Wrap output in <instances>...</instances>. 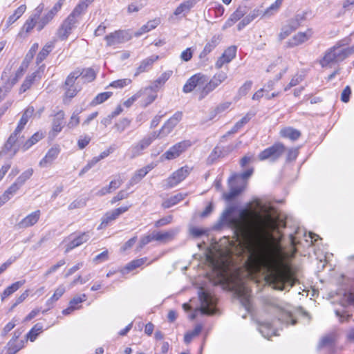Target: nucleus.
<instances>
[{
  "instance_id": "obj_47",
  "label": "nucleus",
  "mask_w": 354,
  "mask_h": 354,
  "mask_svg": "<svg viewBox=\"0 0 354 354\" xmlns=\"http://www.w3.org/2000/svg\"><path fill=\"white\" fill-rule=\"evenodd\" d=\"M33 169L32 168L28 169L24 171L15 180V182L20 186L22 187L25 183L30 178L33 174Z\"/></svg>"
},
{
  "instance_id": "obj_22",
  "label": "nucleus",
  "mask_w": 354,
  "mask_h": 354,
  "mask_svg": "<svg viewBox=\"0 0 354 354\" xmlns=\"http://www.w3.org/2000/svg\"><path fill=\"white\" fill-rule=\"evenodd\" d=\"M40 211L37 210L26 216L17 225L19 229L26 228L34 225L39 220Z\"/></svg>"
},
{
  "instance_id": "obj_31",
  "label": "nucleus",
  "mask_w": 354,
  "mask_h": 354,
  "mask_svg": "<svg viewBox=\"0 0 354 354\" xmlns=\"http://www.w3.org/2000/svg\"><path fill=\"white\" fill-rule=\"evenodd\" d=\"M139 91H143L142 96L147 95V97L144 101L145 106H147L149 104H150L151 103H152L157 97V91H155V88L153 86H149L148 87L145 88L144 89L140 90Z\"/></svg>"
},
{
  "instance_id": "obj_55",
  "label": "nucleus",
  "mask_w": 354,
  "mask_h": 354,
  "mask_svg": "<svg viewBox=\"0 0 354 354\" xmlns=\"http://www.w3.org/2000/svg\"><path fill=\"white\" fill-rule=\"evenodd\" d=\"M130 124V120L127 118H122L115 124V128L119 133H122L129 127Z\"/></svg>"
},
{
  "instance_id": "obj_54",
  "label": "nucleus",
  "mask_w": 354,
  "mask_h": 354,
  "mask_svg": "<svg viewBox=\"0 0 354 354\" xmlns=\"http://www.w3.org/2000/svg\"><path fill=\"white\" fill-rule=\"evenodd\" d=\"M302 19L303 17L297 15L294 18L288 20L286 25H287L292 30H293V31H295L300 26L301 21H302Z\"/></svg>"
},
{
  "instance_id": "obj_59",
  "label": "nucleus",
  "mask_w": 354,
  "mask_h": 354,
  "mask_svg": "<svg viewBox=\"0 0 354 354\" xmlns=\"http://www.w3.org/2000/svg\"><path fill=\"white\" fill-rule=\"evenodd\" d=\"M86 205V200L84 198L76 199L69 204L68 208L69 210L82 208Z\"/></svg>"
},
{
  "instance_id": "obj_48",
  "label": "nucleus",
  "mask_w": 354,
  "mask_h": 354,
  "mask_svg": "<svg viewBox=\"0 0 354 354\" xmlns=\"http://www.w3.org/2000/svg\"><path fill=\"white\" fill-rule=\"evenodd\" d=\"M81 76L80 69H77L71 72L67 77L65 81V87L66 86H75L74 84L75 80Z\"/></svg>"
},
{
  "instance_id": "obj_5",
  "label": "nucleus",
  "mask_w": 354,
  "mask_h": 354,
  "mask_svg": "<svg viewBox=\"0 0 354 354\" xmlns=\"http://www.w3.org/2000/svg\"><path fill=\"white\" fill-rule=\"evenodd\" d=\"M155 139H156V133H151L132 145L128 150L129 157L131 159H134L142 156L145 150L151 145Z\"/></svg>"
},
{
  "instance_id": "obj_16",
  "label": "nucleus",
  "mask_w": 354,
  "mask_h": 354,
  "mask_svg": "<svg viewBox=\"0 0 354 354\" xmlns=\"http://www.w3.org/2000/svg\"><path fill=\"white\" fill-rule=\"evenodd\" d=\"M44 10V4L40 3L34 10L32 16L26 21L24 25V29L26 32H30L35 26L37 27V21L41 12Z\"/></svg>"
},
{
  "instance_id": "obj_7",
  "label": "nucleus",
  "mask_w": 354,
  "mask_h": 354,
  "mask_svg": "<svg viewBox=\"0 0 354 354\" xmlns=\"http://www.w3.org/2000/svg\"><path fill=\"white\" fill-rule=\"evenodd\" d=\"M191 170L188 166L182 167L164 181L163 186L168 189L177 185L189 174Z\"/></svg>"
},
{
  "instance_id": "obj_44",
  "label": "nucleus",
  "mask_w": 354,
  "mask_h": 354,
  "mask_svg": "<svg viewBox=\"0 0 354 354\" xmlns=\"http://www.w3.org/2000/svg\"><path fill=\"white\" fill-rule=\"evenodd\" d=\"M153 241H155V235L153 231L151 234L145 235L140 238L139 243L136 247V250L138 252L140 251L146 245L149 244Z\"/></svg>"
},
{
  "instance_id": "obj_56",
  "label": "nucleus",
  "mask_w": 354,
  "mask_h": 354,
  "mask_svg": "<svg viewBox=\"0 0 354 354\" xmlns=\"http://www.w3.org/2000/svg\"><path fill=\"white\" fill-rule=\"evenodd\" d=\"M334 344V337L332 335H328L323 337L319 344V348L325 346H333Z\"/></svg>"
},
{
  "instance_id": "obj_50",
  "label": "nucleus",
  "mask_w": 354,
  "mask_h": 354,
  "mask_svg": "<svg viewBox=\"0 0 354 354\" xmlns=\"http://www.w3.org/2000/svg\"><path fill=\"white\" fill-rule=\"evenodd\" d=\"M279 320L286 325H295L297 322L292 315L288 312H282L279 317Z\"/></svg>"
},
{
  "instance_id": "obj_45",
  "label": "nucleus",
  "mask_w": 354,
  "mask_h": 354,
  "mask_svg": "<svg viewBox=\"0 0 354 354\" xmlns=\"http://www.w3.org/2000/svg\"><path fill=\"white\" fill-rule=\"evenodd\" d=\"M172 71H167L161 74V75L153 83L151 86H153L155 91H158L160 86L164 84L170 77Z\"/></svg>"
},
{
  "instance_id": "obj_19",
  "label": "nucleus",
  "mask_w": 354,
  "mask_h": 354,
  "mask_svg": "<svg viewBox=\"0 0 354 354\" xmlns=\"http://www.w3.org/2000/svg\"><path fill=\"white\" fill-rule=\"evenodd\" d=\"M158 55H151L143 59L139 66L136 68L134 76H138L140 73L149 71L153 66V64L158 59Z\"/></svg>"
},
{
  "instance_id": "obj_29",
  "label": "nucleus",
  "mask_w": 354,
  "mask_h": 354,
  "mask_svg": "<svg viewBox=\"0 0 354 354\" xmlns=\"http://www.w3.org/2000/svg\"><path fill=\"white\" fill-rule=\"evenodd\" d=\"M221 37L219 35H214L209 41H208L202 52L200 53V58L205 57L207 55L211 53L219 44Z\"/></svg>"
},
{
  "instance_id": "obj_62",
  "label": "nucleus",
  "mask_w": 354,
  "mask_h": 354,
  "mask_svg": "<svg viewBox=\"0 0 354 354\" xmlns=\"http://www.w3.org/2000/svg\"><path fill=\"white\" fill-rule=\"evenodd\" d=\"M198 90H200L198 93V100H201L203 98H205L210 92L213 91V89L209 87V86L206 83L201 86V88H198Z\"/></svg>"
},
{
  "instance_id": "obj_23",
  "label": "nucleus",
  "mask_w": 354,
  "mask_h": 354,
  "mask_svg": "<svg viewBox=\"0 0 354 354\" xmlns=\"http://www.w3.org/2000/svg\"><path fill=\"white\" fill-rule=\"evenodd\" d=\"M236 292L240 299L242 306L247 311H250L251 308L250 295L248 288L243 286L240 287L236 290Z\"/></svg>"
},
{
  "instance_id": "obj_38",
  "label": "nucleus",
  "mask_w": 354,
  "mask_h": 354,
  "mask_svg": "<svg viewBox=\"0 0 354 354\" xmlns=\"http://www.w3.org/2000/svg\"><path fill=\"white\" fill-rule=\"evenodd\" d=\"M158 24L159 20L158 19L148 21L145 25H143L137 32H135V36L139 37L142 34L154 29L158 25Z\"/></svg>"
},
{
  "instance_id": "obj_12",
  "label": "nucleus",
  "mask_w": 354,
  "mask_h": 354,
  "mask_svg": "<svg viewBox=\"0 0 354 354\" xmlns=\"http://www.w3.org/2000/svg\"><path fill=\"white\" fill-rule=\"evenodd\" d=\"M206 80L205 76L203 75H201L200 73L196 74L193 76H192L185 83V84L183 86V91L184 93H189L194 89H196L198 91V88H201V86L204 84H205Z\"/></svg>"
},
{
  "instance_id": "obj_61",
  "label": "nucleus",
  "mask_w": 354,
  "mask_h": 354,
  "mask_svg": "<svg viewBox=\"0 0 354 354\" xmlns=\"http://www.w3.org/2000/svg\"><path fill=\"white\" fill-rule=\"evenodd\" d=\"M252 82L250 80L246 81L239 89L238 95L240 97L245 95L251 89Z\"/></svg>"
},
{
  "instance_id": "obj_11",
  "label": "nucleus",
  "mask_w": 354,
  "mask_h": 354,
  "mask_svg": "<svg viewBox=\"0 0 354 354\" xmlns=\"http://www.w3.org/2000/svg\"><path fill=\"white\" fill-rule=\"evenodd\" d=\"M64 0H59L54 6L46 12L37 21V30H41L61 10Z\"/></svg>"
},
{
  "instance_id": "obj_35",
  "label": "nucleus",
  "mask_w": 354,
  "mask_h": 354,
  "mask_svg": "<svg viewBox=\"0 0 354 354\" xmlns=\"http://www.w3.org/2000/svg\"><path fill=\"white\" fill-rule=\"evenodd\" d=\"M280 135L283 138H287L292 140H296L300 137L301 133L297 129L288 127L281 129L280 131Z\"/></svg>"
},
{
  "instance_id": "obj_58",
  "label": "nucleus",
  "mask_w": 354,
  "mask_h": 354,
  "mask_svg": "<svg viewBox=\"0 0 354 354\" xmlns=\"http://www.w3.org/2000/svg\"><path fill=\"white\" fill-rule=\"evenodd\" d=\"M20 186L15 181L3 193L10 199L20 189Z\"/></svg>"
},
{
  "instance_id": "obj_49",
  "label": "nucleus",
  "mask_w": 354,
  "mask_h": 354,
  "mask_svg": "<svg viewBox=\"0 0 354 354\" xmlns=\"http://www.w3.org/2000/svg\"><path fill=\"white\" fill-rule=\"evenodd\" d=\"M147 260V257L133 260L125 266L124 270H127V272L133 270L143 265Z\"/></svg>"
},
{
  "instance_id": "obj_57",
  "label": "nucleus",
  "mask_w": 354,
  "mask_h": 354,
  "mask_svg": "<svg viewBox=\"0 0 354 354\" xmlns=\"http://www.w3.org/2000/svg\"><path fill=\"white\" fill-rule=\"evenodd\" d=\"M131 83V80L126 78V79H122V80H118L113 81L110 84L109 86L113 88H122L130 84Z\"/></svg>"
},
{
  "instance_id": "obj_33",
  "label": "nucleus",
  "mask_w": 354,
  "mask_h": 354,
  "mask_svg": "<svg viewBox=\"0 0 354 354\" xmlns=\"http://www.w3.org/2000/svg\"><path fill=\"white\" fill-rule=\"evenodd\" d=\"M64 115L65 114L63 111H59L55 115L53 120V130L55 133H59L62 131Z\"/></svg>"
},
{
  "instance_id": "obj_52",
  "label": "nucleus",
  "mask_w": 354,
  "mask_h": 354,
  "mask_svg": "<svg viewBox=\"0 0 354 354\" xmlns=\"http://www.w3.org/2000/svg\"><path fill=\"white\" fill-rule=\"evenodd\" d=\"M112 95L111 92H104L99 93L91 102V105L95 106L103 103L109 99Z\"/></svg>"
},
{
  "instance_id": "obj_8",
  "label": "nucleus",
  "mask_w": 354,
  "mask_h": 354,
  "mask_svg": "<svg viewBox=\"0 0 354 354\" xmlns=\"http://www.w3.org/2000/svg\"><path fill=\"white\" fill-rule=\"evenodd\" d=\"M191 146V141L183 140L170 147L167 151H165L162 155L161 158L166 160L175 159L178 158L184 151H185Z\"/></svg>"
},
{
  "instance_id": "obj_46",
  "label": "nucleus",
  "mask_w": 354,
  "mask_h": 354,
  "mask_svg": "<svg viewBox=\"0 0 354 354\" xmlns=\"http://www.w3.org/2000/svg\"><path fill=\"white\" fill-rule=\"evenodd\" d=\"M203 329L201 324H198L195 326L192 331L187 332L184 337V341L186 344H189L192 342L194 337L198 335Z\"/></svg>"
},
{
  "instance_id": "obj_42",
  "label": "nucleus",
  "mask_w": 354,
  "mask_h": 354,
  "mask_svg": "<svg viewBox=\"0 0 354 354\" xmlns=\"http://www.w3.org/2000/svg\"><path fill=\"white\" fill-rule=\"evenodd\" d=\"M81 73V79L84 81V82H91L95 79L96 74L93 69L91 68H84L83 70H80Z\"/></svg>"
},
{
  "instance_id": "obj_32",
  "label": "nucleus",
  "mask_w": 354,
  "mask_h": 354,
  "mask_svg": "<svg viewBox=\"0 0 354 354\" xmlns=\"http://www.w3.org/2000/svg\"><path fill=\"white\" fill-rule=\"evenodd\" d=\"M259 332L267 339H270L273 335H277L275 329H274L270 323H261L259 327Z\"/></svg>"
},
{
  "instance_id": "obj_51",
  "label": "nucleus",
  "mask_w": 354,
  "mask_h": 354,
  "mask_svg": "<svg viewBox=\"0 0 354 354\" xmlns=\"http://www.w3.org/2000/svg\"><path fill=\"white\" fill-rule=\"evenodd\" d=\"M42 325L41 324H36L28 333V338L31 342H34L36 339L37 335L42 331Z\"/></svg>"
},
{
  "instance_id": "obj_30",
  "label": "nucleus",
  "mask_w": 354,
  "mask_h": 354,
  "mask_svg": "<svg viewBox=\"0 0 354 354\" xmlns=\"http://www.w3.org/2000/svg\"><path fill=\"white\" fill-rule=\"evenodd\" d=\"M200 0H187L180 3L174 10V15L178 16L182 13L187 14Z\"/></svg>"
},
{
  "instance_id": "obj_28",
  "label": "nucleus",
  "mask_w": 354,
  "mask_h": 354,
  "mask_svg": "<svg viewBox=\"0 0 354 354\" xmlns=\"http://www.w3.org/2000/svg\"><path fill=\"white\" fill-rule=\"evenodd\" d=\"M21 136H23V141L21 142V145H19L18 151L20 149H22L24 151L28 150L33 145H35L39 140H40L43 137L42 133H40L39 132H37L35 134H33L29 139H28L26 141L24 136L21 134Z\"/></svg>"
},
{
  "instance_id": "obj_18",
  "label": "nucleus",
  "mask_w": 354,
  "mask_h": 354,
  "mask_svg": "<svg viewBox=\"0 0 354 354\" xmlns=\"http://www.w3.org/2000/svg\"><path fill=\"white\" fill-rule=\"evenodd\" d=\"M246 13V7L239 6L236 8V10L230 15V18L225 21L223 26V30H225L232 26L237 21L241 19Z\"/></svg>"
},
{
  "instance_id": "obj_53",
  "label": "nucleus",
  "mask_w": 354,
  "mask_h": 354,
  "mask_svg": "<svg viewBox=\"0 0 354 354\" xmlns=\"http://www.w3.org/2000/svg\"><path fill=\"white\" fill-rule=\"evenodd\" d=\"M283 0H276L275 2L270 5L263 13V16L272 15L274 12H276L281 6Z\"/></svg>"
},
{
  "instance_id": "obj_4",
  "label": "nucleus",
  "mask_w": 354,
  "mask_h": 354,
  "mask_svg": "<svg viewBox=\"0 0 354 354\" xmlns=\"http://www.w3.org/2000/svg\"><path fill=\"white\" fill-rule=\"evenodd\" d=\"M198 297L201 301L200 310L202 314L212 315L216 312V299L210 293L201 288L198 292Z\"/></svg>"
},
{
  "instance_id": "obj_10",
  "label": "nucleus",
  "mask_w": 354,
  "mask_h": 354,
  "mask_svg": "<svg viewBox=\"0 0 354 354\" xmlns=\"http://www.w3.org/2000/svg\"><path fill=\"white\" fill-rule=\"evenodd\" d=\"M340 61L338 46L335 45L326 51L322 59L319 60V64L323 68H330Z\"/></svg>"
},
{
  "instance_id": "obj_27",
  "label": "nucleus",
  "mask_w": 354,
  "mask_h": 354,
  "mask_svg": "<svg viewBox=\"0 0 354 354\" xmlns=\"http://www.w3.org/2000/svg\"><path fill=\"white\" fill-rule=\"evenodd\" d=\"M310 36L311 35L307 32H299L287 42L288 47L292 48L299 46L308 40Z\"/></svg>"
},
{
  "instance_id": "obj_63",
  "label": "nucleus",
  "mask_w": 354,
  "mask_h": 354,
  "mask_svg": "<svg viewBox=\"0 0 354 354\" xmlns=\"http://www.w3.org/2000/svg\"><path fill=\"white\" fill-rule=\"evenodd\" d=\"M198 90H200L198 93V100H201L203 98H205L210 92L213 91V89L209 87V86L206 83L201 86V88H198Z\"/></svg>"
},
{
  "instance_id": "obj_36",
  "label": "nucleus",
  "mask_w": 354,
  "mask_h": 354,
  "mask_svg": "<svg viewBox=\"0 0 354 354\" xmlns=\"http://www.w3.org/2000/svg\"><path fill=\"white\" fill-rule=\"evenodd\" d=\"M88 4L85 1H80L68 16L78 21L81 15L86 10Z\"/></svg>"
},
{
  "instance_id": "obj_26",
  "label": "nucleus",
  "mask_w": 354,
  "mask_h": 354,
  "mask_svg": "<svg viewBox=\"0 0 354 354\" xmlns=\"http://www.w3.org/2000/svg\"><path fill=\"white\" fill-rule=\"evenodd\" d=\"M348 39H345L344 40L339 41L336 46H338V53L339 57L340 60L342 61L354 53V45L351 47H347L345 48H341V47L347 45L348 44Z\"/></svg>"
},
{
  "instance_id": "obj_3",
  "label": "nucleus",
  "mask_w": 354,
  "mask_h": 354,
  "mask_svg": "<svg viewBox=\"0 0 354 354\" xmlns=\"http://www.w3.org/2000/svg\"><path fill=\"white\" fill-rule=\"evenodd\" d=\"M253 169H249L240 175L235 174L228 180L230 192L223 193V198L226 201H231L237 196L243 190L245 183L244 180L252 176Z\"/></svg>"
},
{
  "instance_id": "obj_24",
  "label": "nucleus",
  "mask_w": 354,
  "mask_h": 354,
  "mask_svg": "<svg viewBox=\"0 0 354 354\" xmlns=\"http://www.w3.org/2000/svg\"><path fill=\"white\" fill-rule=\"evenodd\" d=\"M152 167L147 165L140 169L136 171L133 176L131 178L129 182L127 184V187L133 186L138 183L151 169Z\"/></svg>"
},
{
  "instance_id": "obj_64",
  "label": "nucleus",
  "mask_w": 354,
  "mask_h": 354,
  "mask_svg": "<svg viewBox=\"0 0 354 354\" xmlns=\"http://www.w3.org/2000/svg\"><path fill=\"white\" fill-rule=\"evenodd\" d=\"M66 288L64 286H59L55 291L54 294L50 297V301H57L65 292Z\"/></svg>"
},
{
  "instance_id": "obj_14",
  "label": "nucleus",
  "mask_w": 354,
  "mask_h": 354,
  "mask_svg": "<svg viewBox=\"0 0 354 354\" xmlns=\"http://www.w3.org/2000/svg\"><path fill=\"white\" fill-rule=\"evenodd\" d=\"M236 54V47L231 46L225 49L221 57H218L215 63V67L217 69L221 68L224 64L230 63Z\"/></svg>"
},
{
  "instance_id": "obj_21",
  "label": "nucleus",
  "mask_w": 354,
  "mask_h": 354,
  "mask_svg": "<svg viewBox=\"0 0 354 354\" xmlns=\"http://www.w3.org/2000/svg\"><path fill=\"white\" fill-rule=\"evenodd\" d=\"M91 236L88 232H82L77 236L73 239L67 245L65 252H68L73 249L81 245L88 241Z\"/></svg>"
},
{
  "instance_id": "obj_43",
  "label": "nucleus",
  "mask_w": 354,
  "mask_h": 354,
  "mask_svg": "<svg viewBox=\"0 0 354 354\" xmlns=\"http://www.w3.org/2000/svg\"><path fill=\"white\" fill-rule=\"evenodd\" d=\"M37 75V72H34L30 75H28L26 77L25 80L21 86L20 93H24L31 87V86L35 81Z\"/></svg>"
},
{
  "instance_id": "obj_25",
  "label": "nucleus",
  "mask_w": 354,
  "mask_h": 354,
  "mask_svg": "<svg viewBox=\"0 0 354 354\" xmlns=\"http://www.w3.org/2000/svg\"><path fill=\"white\" fill-rule=\"evenodd\" d=\"M59 153V149L57 147H51L46 156L40 160L39 165L42 167H46L57 158Z\"/></svg>"
},
{
  "instance_id": "obj_20",
  "label": "nucleus",
  "mask_w": 354,
  "mask_h": 354,
  "mask_svg": "<svg viewBox=\"0 0 354 354\" xmlns=\"http://www.w3.org/2000/svg\"><path fill=\"white\" fill-rule=\"evenodd\" d=\"M236 209L235 206H230L227 207L222 214L221 216V221L232 226H236L240 224L239 218H232V214Z\"/></svg>"
},
{
  "instance_id": "obj_39",
  "label": "nucleus",
  "mask_w": 354,
  "mask_h": 354,
  "mask_svg": "<svg viewBox=\"0 0 354 354\" xmlns=\"http://www.w3.org/2000/svg\"><path fill=\"white\" fill-rule=\"evenodd\" d=\"M26 9V7L25 5H21L18 7L15 10V12L8 17L6 21L7 26H9L15 23L24 13Z\"/></svg>"
},
{
  "instance_id": "obj_1",
  "label": "nucleus",
  "mask_w": 354,
  "mask_h": 354,
  "mask_svg": "<svg viewBox=\"0 0 354 354\" xmlns=\"http://www.w3.org/2000/svg\"><path fill=\"white\" fill-rule=\"evenodd\" d=\"M242 252L247 257L248 263L261 266L265 280L274 288L283 290L292 287L297 281L290 266L279 255L264 252L259 240L253 236H246L240 243Z\"/></svg>"
},
{
  "instance_id": "obj_13",
  "label": "nucleus",
  "mask_w": 354,
  "mask_h": 354,
  "mask_svg": "<svg viewBox=\"0 0 354 354\" xmlns=\"http://www.w3.org/2000/svg\"><path fill=\"white\" fill-rule=\"evenodd\" d=\"M77 20L68 17L62 24L57 31V35L61 40H65L71 33L73 29L76 26Z\"/></svg>"
},
{
  "instance_id": "obj_40",
  "label": "nucleus",
  "mask_w": 354,
  "mask_h": 354,
  "mask_svg": "<svg viewBox=\"0 0 354 354\" xmlns=\"http://www.w3.org/2000/svg\"><path fill=\"white\" fill-rule=\"evenodd\" d=\"M250 120V117L247 114L243 118H242L240 120L236 122L234 127L232 128L230 131H229L226 135L223 136L225 138L227 136L236 133L241 128H242L245 124H247Z\"/></svg>"
},
{
  "instance_id": "obj_17",
  "label": "nucleus",
  "mask_w": 354,
  "mask_h": 354,
  "mask_svg": "<svg viewBox=\"0 0 354 354\" xmlns=\"http://www.w3.org/2000/svg\"><path fill=\"white\" fill-rule=\"evenodd\" d=\"M178 228L170 229L167 231H153L155 235V241L162 243H166L172 241L176 235L178 233Z\"/></svg>"
},
{
  "instance_id": "obj_37",
  "label": "nucleus",
  "mask_w": 354,
  "mask_h": 354,
  "mask_svg": "<svg viewBox=\"0 0 354 354\" xmlns=\"http://www.w3.org/2000/svg\"><path fill=\"white\" fill-rule=\"evenodd\" d=\"M280 218L276 215V211L272 207H269V212L267 215V225L274 227L278 224L280 225Z\"/></svg>"
},
{
  "instance_id": "obj_6",
  "label": "nucleus",
  "mask_w": 354,
  "mask_h": 354,
  "mask_svg": "<svg viewBox=\"0 0 354 354\" xmlns=\"http://www.w3.org/2000/svg\"><path fill=\"white\" fill-rule=\"evenodd\" d=\"M286 151V147L283 144L277 142L270 147L262 151L258 156L261 161L269 160L271 162L277 161Z\"/></svg>"
},
{
  "instance_id": "obj_9",
  "label": "nucleus",
  "mask_w": 354,
  "mask_h": 354,
  "mask_svg": "<svg viewBox=\"0 0 354 354\" xmlns=\"http://www.w3.org/2000/svg\"><path fill=\"white\" fill-rule=\"evenodd\" d=\"M183 116L182 112L178 111L175 113L162 127L160 130L158 131H153L156 133V138H163L168 136L174 129V128L178 124L181 120Z\"/></svg>"
},
{
  "instance_id": "obj_60",
  "label": "nucleus",
  "mask_w": 354,
  "mask_h": 354,
  "mask_svg": "<svg viewBox=\"0 0 354 354\" xmlns=\"http://www.w3.org/2000/svg\"><path fill=\"white\" fill-rule=\"evenodd\" d=\"M80 111H76L71 115L70 120L67 124V127L69 129H73L79 124L80 118L78 117V115L80 114Z\"/></svg>"
},
{
  "instance_id": "obj_2",
  "label": "nucleus",
  "mask_w": 354,
  "mask_h": 354,
  "mask_svg": "<svg viewBox=\"0 0 354 354\" xmlns=\"http://www.w3.org/2000/svg\"><path fill=\"white\" fill-rule=\"evenodd\" d=\"M35 111L33 106H28L23 113L15 130L10 134L4 144L1 155H8L12 158L18 152V148L23 141V136H21V131L27 124L28 120L32 116Z\"/></svg>"
},
{
  "instance_id": "obj_15",
  "label": "nucleus",
  "mask_w": 354,
  "mask_h": 354,
  "mask_svg": "<svg viewBox=\"0 0 354 354\" xmlns=\"http://www.w3.org/2000/svg\"><path fill=\"white\" fill-rule=\"evenodd\" d=\"M127 33L123 30H117L105 37L106 45L111 46L118 44L123 43L129 40Z\"/></svg>"
},
{
  "instance_id": "obj_41",
  "label": "nucleus",
  "mask_w": 354,
  "mask_h": 354,
  "mask_svg": "<svg viewBox=\"0 0 354 354\" xmlns=\"http://www.w3.org/2000/svg\"><path fill=\"white\" fill-rule=\"evenodd\" d=\"M53 45L52 44H46L41 50L39 53L36 58V62L37 64L43 62L48 54L52 51Z\"/></svg>"
},
{
  "instance_id": "obj_34",
  "label": "nucleus",
  "mask_w": 354,
  "mask_h": 354,
  "mask_svg": "<svg viewBox=\"0 0 354 354\" xmlns=\"http://www.w3.org/2000/svg\"><path fill=\"white\" fill-rule=\"evenodd\" d=\"M25 283L26 280H21L15 283H13L12 284L7 287L1 294L2 300H3L5 298L9 297L15 292H16L17 290H19Z\"/></svg>"
}]
</instances>
